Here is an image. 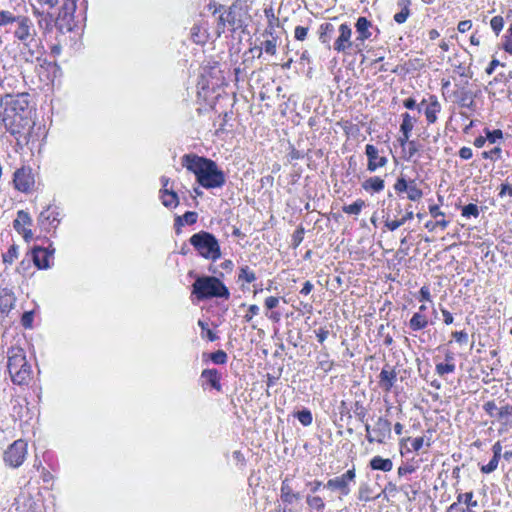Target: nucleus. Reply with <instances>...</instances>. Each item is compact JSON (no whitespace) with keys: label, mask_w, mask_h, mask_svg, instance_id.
<instances>
[{"label":"nucleus","mask_w":512,"mask_h":512,"mask_svg":"<svg viewBox=\"0 0 512 512\" xmlns=\"http://www.w3.org/2000/svg\"><path fill=\"white\" fill-rule=\"evenodd\" d=\"M181 164L193 173L198 184L206 189L221 188L226 182L224 172L211 159L189 153L182 156Z\"/></svg>","instance_id":"f257e3e1"},{"label":"nucleus","mask_w":512,"mask_h":512,"mask_svg":"<svg viewBox=\"0 0 512 512\" xmlns=\"http://www.w3.org/2000/svg\"><path fill=\"white\" fill-rule=\"evenodd\" d=\"M32 106L31 97L28 93H21L14 96L3 115L5 128L14 136H21L25 130L32 128L31 119Z\"/></svg>","instance_id":"f03ea898"},{"label":"nucleus","mask_w":512,"mask_h":512,"mask_svg":"<svg viewBox=\"0 0 512 512\" xmlns=\"http://www.w3.org/2000/svg\"><path fill=\"white\" fill-rule=\"evenodd\" d=\"M7 358V369L12 382L16 385L28 384L32 378V369L24 350L19 346H12L7 350Z\"/></svg>","instance_id":"7ed1b4c3"},{"label":"nucleus","mask_w":512,"mask_h":512,"mask_svg":"<svg viewBox=\"0 0 512 512\" xmlns=\"http://www.w3.org/2000/svg\"><path fill=\"white\" fill-rule=\"evenodd\" d=\"M192 288V294L198 300L214 297L228 299L230 296L228 288L221 280L214 276H198Z\"/></svg>","instance_id":"20e7f679"},{"label":"nucleus","mask_w":512,"mask_h":512,"mask_svg":"<svg viewBox=\"0 0 512 512\" xmlns=\"http://www.w3.org/2000/svg\"><path fill=\"white\" fill-rule=\"evenodd\" d=\"M189 243L194 247L197 253L211 261H216L221 257V249L217 238L207 231H200L193 234Z\"/></svg>","instance_id":"39448f33"},{"label":"nucleus","mask_w":512,"mask_h":512,"mask_svg":"<svg viewBox=\"0 0 512 512\" xmlns=\"http://www.w3.org/2000/svg\"><path fill=\"white\" fill-rule=\"evenodd\" d=\"M13 34L23 46H36V42L40 41L37 39V31L32 20L26 16H17Z\"/></svg>","instance_id":"423d86ee"},{"label":"nucleus","mask_w":512,"mask_h":512,"mask_svg":"<svg viewBox=\"0 0 512 512\" xmlns=\"http://www.w3.org/2000/svg\"><path fill=\"white\" fill-rule=\"evenodd\" d=\"M28 455V444L22 439H18L10 444L3 453V461L6 466L16 469L26 460Z\"/></svg>","instance_id":"0eeeda50"},{"label":"nucleus","mask_w":512,"mask_h":512,"mask_svg":"<svg viewBox=\"0 0 512 512\" xmlns=\"http://www.w3.org/2000/svg\"><path fill=\"white\" fill-rule=\"evenodd\" d=\"M356 469L352 467L340 476L329 479L324 485L325 488L331 491H338L340 493L339 499L342 496H347L351 492V484L355 483Z\"/></svg>","instance_id":"6e6552de"},{"label":"nucleus","mask_w":512,"mask_h":512,"mask_svg":"<svg viewBox=\"0 0 512 512\" xmlns=\"http://www.w3.org/2000/svg\"><path fill=\"white\" fill-rule=\"evenodd\" d=\"M366 439L369 443H384L385 439L391 435V422L383 417H378L373 429L369 423H365Z\"/></svg>","instance_id":"1a4fd4ad"},{"label":"nucleus","mask_w":512,"mask_h":512,"mask_svg":"<svg viewBox=\"0 0 512 512\" xmlns=\"http://www.w3.org/2000/svg\"><path fill=\"white\" fill-rule=\"evenodd\" d=\"M226 24L231 27L232 31H236L242 28L243 21L241 19L240 9L237 6H230L224 14L219 16V21L217 24L218 35L224 32Z\"/></svg>","instance_id":"9d476101"},{"label":"nucleus","mask_w":512,"mask_h":512,"mask_svg":"<svg viewBox=\"0 0 512 512\" xmlns=\"http://www.w3.org/2000/svg\"><path fill=\"white\" fill-rule=\"evenodd\" d=\"M13 184L14 188L20 192H30L35 184L32 169L26 166L17 169L13 175Z\"/></svg>","instance_id":"9b49d317"},{"label":"nucleus","mask_w":512,"mask_h":512,"mask_svg":"<svg viewBox=\"0 0 512 512\" xmlns=\"http://www.w3.org/2000/svg\"><path fill=\"white\" fill-rule=\"evenodd\" d=\"M339 36L334 42L333 48L337 52L347 53L350 48L353 46V42L351 40L352 37V29L346 23H343L338 28Z\"/></svg>","instance_id":"f8f14e48"},{"label":"nucleus","mask_w":512,"mask_h":512,"mask_svg":"<svg viewBox=\"0 0 512 512\" xmlns=\"http://www.w3.org/2000/svg\"><path fill=\"white\" fill-rule=\"evenodd\" d=\"M365 154L368 158L367 170L370 172H374L378 168L384 167L388 162L385 156L379 155L378 148L372 144L366 145Z\"/></svg>","instance_id":"ddd939ff"},{"label":"nucleus","mask_w":512,"mask_h":512,"mask_svg":"<svg viewBox=\"0 0 512 512\" xmlns=\"http://www.w3.org/2000/svg\"><path fill=\"white\" fill-rule=\"evenodd\" d=\"M378 386L386 393L391 392L393 386L397 381V372L395 368L385 365L379 376H378Z\"/></svg>","instance_id":"4468645a"},{"label":"nucleus","mask_w":512,"mask_h":512,"mask_svg":"<svg viewBox=\"0 0 512 512\" xmlns=\"http://www.w3.org/2000/svg\"><path fill=\"white\" fill-rule=\"evenodd\" d=\"M54 253V249L42 248L40 246H35L32 249V260L35 266L39 269H47L50 267V259L52 258Z\"/></svg>","instance_id":"2eb2a0df"},{"label":"nucleus","mask_w":512,"mask_h":512,"mask_svg":"<svg viewBox=\"0 0 512 512\" xmlns=\"http://www.w3.org/2000/svg\"><path fill=\"white\" fill-rule=\"evenodd\" d=\"M76 10V2L74 0H64L61 6L58 21H66L67 29L71 30L70 21L73 18V14Z\"/></svg>","instance_id":"dca6fc26"},{"label":"nucleus","mask_w":512,"mask_h":512,"mask_svg":"<svg viewBox=\"0 0 512 512\" xmlns=\"http://www.w3.org/2000/svg\"><path fill=\"white\" fill-rule=\"evenodd\" d=\"M263 36H271L272 39L265 40L260 47H255L251 49L258 51V58L262 55V50H264L267 54L275 55L276 49H277V39L273 37V30L272 29H266L263 33Z\"/></svg>","instance_id":"f3484780"},{"label":"nucleus","mask_w":512,"mask_h":512,"mask_svg":"<svg viewBox=\"0 0 512 512\" xmlns=\"http://www.w3.org/2000/svg\"><path fill=\"white\" fill-rule=\"evenodd\" d=\"M355 28L358 33L356 41L363 43L366 39L371 37L370 28H372V23L366 17H359L355 24Z\"/></svg>","instance_id":"a211bd4d"},{"label":"nucleus","mask_w":512,"mask_h":512,"mask_svg":"<svg viewBox=\"0 0 512 512\" xmlns=\"http://www.w3.org/2000/svg\"><path fill=\"white\" fill-rule=\"evenodd\" d=\"M15 302L16 297L11 290L7 288L0 290V311L2 313H8L13 309Z\"/></svg>","instance_id":"6ab92c4d"},{"label":"nucleus","mask_w":512,"mask_h":512,"mask_svg":"<svg viewBox=\"0 0 512 512\" xmlns=\"http://www.w3.org/2000/svg\"><path fill=\"white\" fill-rule=\"evenodd\" d=\"M280 491H281V500L283 503L292 504L301 498L299 493L293 492V489L290 485V481L288 478H286L282 481Z\"/></svg>","instance_id":"aec40b11"},{"label":"nucleus","mask_w":512,"mask_h":512,"mask_svg":"<svg viewBox=\"0 0 512 512\" xmlns=\"http://www.w3.org/2000/svg\"><path fill=\"white\" fill-rule=\"evenodd\" d=\"M18 512H37V504L30 495L22 494L15 502Z\"/></svg>","instance_id":"412c9836"},{"label":"nucleus","mask_w":512,"mask_h":512,"mask_svg":"<svg viewBox=\"0 0 512 512\" xmlns=\"http://www.w3.org/2000/svg\"><path fill=\"white\" fill-rule=\"evenodd\" d=\"M441 111V104L436 96L429 97V104L425 109V116L428 123L433 124L437 121V114Z\"/></svg>","instance_id":"4be33fe9"},{"label":"nucleus","mask_w":512,"mask_h":512,"mask_svg":"<svg viewBox=\"0 0 512 512\" xmlns=\"http://www.w3.org/2000/svg\"><path fill=\"white\" fill-rule=\"evenodd\" d=\"M369 466L372 470L389 472L393 469V462L389 458H383L381 456H374L370 460Z\"/></svg>","instance_id":"5701e85b"},{"label":"nucleus","mask_w":512,"mask_h":512,"mask_svg":"<svg viewBox=\"0 0 512 512\" xmlns=\"http://www.w3.org/2000/svg\"><path fill=\"white\" fill-rule=\"evenodd\" d=\"M162 204L167 208L176 207L179 204L177 193L173 189L165 188L160 190Z\"/></svg>","instance_id":"b1692460"},{"label":"nucleus","mask_w":512,"mask_h":512,"mask_svg":"<svg viewBox=\"0 0 512 512\" xmlns=\"http://www.w3.org/2000/svg\"><path fill=\"white\" fill-rule=\"evenodd\" d=\"M201 377L210 384V386L218 391L221 390L220 377L216 369H205L201 373Z\"/></svg>","instance_id":"393cba45"},{"label":"nucleus","mask_w":512,"mask_h":512,"mask_svg":"<svg viewBox=\"0 0 512 512\" xmlns=\"http://www.w3.org/2000/svg\"><path fill=\"white\" fill-rule=\"evenodd\" d=\"M21 53L24 55L27 62L39 60L41 53L40 41L36 42V46H23Z\"/></svg>","instance_id":"a878e982"},{"label":"nucleus","mask_w":512,"mask_h":512,"mask_svg":"<svg viewBox=\"0 0 512 512\" xmlns=\"http://www.w3.org/2000/svg\"><path fill=\"white\" fill-rule=\"evenodd\" d=\"M197 213L193 211H187L182 216H178L175 219L176 232L180 233V228L184 225H192L197 221Z\"/></svg>","instance_id":"bb28decb"},{"label":"nucleus","mask_w":512,"mask_h":512,"mask_svg":"<svg viewBox=\"0 0 512 512\" xmlns=\"http://www.w3.org/2000/svg\"><path fill=\"white\" fill-rule=\"evenodd\" d=\"M397 5L401 8V11L394 15V21L398 24H402L410 15V0H398Z\"/></svg>","instance_id":"cd10ccee"},{"label":"nucleus","mask_w":512,"mask_h":512,"mask_svg":"<svg viewBox=\"0 0 512 512\" xmlns=\"http://www.w3.org/2000/svg\"><path fill=\"white\" fill-rule=\"evenodd\" d=\"M428 319L425 315L420 312H416L409 321V327L413 331H419L427 327Z\"/></svg>","instance_id":"c85d7f7f"},{"label":"nucleus","mask_w":512,"mask_h":512,"mask_svg":"<svg viewBox=\"0 0 512 512\" xmlns=\"http://www.w3.org/2000/svg\"><path fill=\"white\" fill-rule=\"evenodd\" d=\"M475 95L472 91L462 89L459 93V104L461 107H466L468 109H474L475 108Z\"/></svg>","instance_id":"c756f323"},{"label":"nucleus","mask_w":512,"mask_h":512,"mask_svg":"<svg viewBox=\"0 0 512 512\" xmlns=\"http://www.w3.org/2000/svg\"><path fill=\"white\" fill-rule=\"evenodd\" d=\"M384 180L380 177H370L362 183L363 189L366 191L372 190L373 192H380L384 189Z\"/></svg>","instance_id":"7c9ffc66"},{"label":"nucleus","mask_w":512,"mask_h":512,"mask_svg":"<svg viewBox=\"0 0 512 512\" xmlns=\"http://www.w3.org/2000/svg\"><path fill=\"white\" fill-rule=\"evenodd\" d=\"M32 223V219L30 215L24 210H20L17 213V218L13 222V227L17 232H21V228H24V225H30Z\"/></svg>","instance_id":"2f4dec72"},{"label":"nucleus","mask_w":512,"mask_h":512,"mask_svg":"<svg viewBox=\"0 0 512 512\" xmlns=\"http://www.w3.org/2000/svg\"><path fill=\"white\" fill-rule=\"evenodd\" d=\"M55 221L58 222V219L49 209L42 211L38 217V222L44 229H48Z\"/></svg>","instance_id":"473e14b6"},{"label":"nucleus","mask_w":512,"mask_h":512,"mask_svg":"<svg viewBox=\"0 0 512 512\" xmlns=\"http://www.w3.org/2000/svg\"><path fill=\"white\" fill-rule=\"evenodd\" d=\"M416 119L409 113L402 114V123L400 125V131L402 134L410 133L413 130Z\"/></svg>","instance_id":"72a5a7b5"},{"label":"nucleus","mask_w":512,"mask_h":512,"mask_svg":"<svg viewBox=\"0 0 512 512\" xmlns=\"http://www.w3.org/2000/svg\"><path fill=\"white\" fill-rule=\"evenodd\" d=\"M306 503L310 508L318 512H322L325 508V503L320 496H313L309 494L306 497Z\"/></svg>","instance_id":"f704fd0d"},{"label":"nucleus","mask_w":512,"mask_h":512,"mask_svg":"<svg viewBox=\"0 0 512 512\" xmlns=\"http://www.w3.org/2000/svg\"><path fill=\"white\" fill-rule=\"evenodd\" d=\"M406 192L408 199L411 201H418L423 196V192L420 188L417 187L415 180H411L409 182V187Z\"/></svg>","instance_id":"c9c22d12"},{"label":"nucleus","mask_w":512,"mask_h":512,"mask_svg":"<svg viewBox=\"0 0 512 512\" xmlns=\"http://www.w3.org/2000/svg\"><path fill=\"white\" fill-rule=\"evenodd\" d=\"M19 256V246L12 244L8 251L3 254L2 259L5 264H12Z\"/></svg>","instance_id":"e433bc0d"},{"label":"nucleus","mask_w":512,"mask_h":512,"mask_svg":"<svg viewBox=\"0 0 512 512\" xmlns=\"http://www.w3.org/2000/svg\"><path fill=\"white\" fill-rule=\"evenodd\" d=\"M364 206H365V202L361 199H358L350 205L343 206L342 210L344 213H347V214L358 215Z\"/></svg>","instance_id":"4c0bfd02"},{"label":"nucleus","mask_w":512,"mask_h":512,"mask_svg":"<svg viewBox=\"0 0 512 512\" xmlns=\"http://www.w3.org/2000/svg\"><path fill=\"white\" fill-rule=\"evenodd\" d=\"M238 279L252 283L256 280V275L248 266H242L239 271Z\"/></svg>","instance_id":"58836bf2"},{"label":"nucleus","mask_w":512,"mask_h":512,"mask_svg":"<svg viewBox=\"0 0 512 512\" xmlns=\"http://www.w3.org/2000/svg\"><path fill=\"white\" fill-rule=\"evenodd\" d=\"M297 419L303 426H310L313 421L312 413L308 409L299 411L296 415Z\"/></svg>","instance_id":"ea45409f"},{"label":"nucleus","mask_w":512,"mask_h":512,"mask_svg":"<svg viewBox=\"0 0 512 512\" xmlns=\"http://www.w3.org/2000/svg\"><path fill=\"white\" fill-rule=\"evenodd\" d=\"M374 497L372 496L371 488L368 484H362L358 490V499L361 501H371Z\"/></svg>","instance_id":"a19ab883"},{"label":"nucleus","mask_w":512,"mask_h":512,"mask_svg":"<svg viewBox=\"0 0 512 512\" xmlns=\"http://www.w3.org/2000/svg\"><path fill=\"white\" fill-rule=\"evenodd\" d=\"M436 373L439 376H444L445 374L453 373L455 371L454 363H438L435 367Z\"/></svg>","instance_id":"79ce46f5"},{"label":"nucleus","mask_w":512,"mask_h":512,"mask_svg":"<svg viewBox=\"0 0 512 512\" xmlns=\"http://www.w3.org/2000/svg\"><path fill=\"white\" fill-rule=\"evenodd\" d=\"M462 216L466 217V218H469L471 216L478 217L479 216L478 206L475 204H472V203L465 205L462 208Z\"/></svg>","instance_id":"37998d69"},{"label":"nucleus","mask_w":512,"mask_h":512,"mask_svg":"<svg viewBox=\"0 0 512 512\" xmlns=\"http://www.w3.org/2000/svg\"><path fill=\"white\" fill-rule=\"evenodd\" d=\"M16 18L17 16H14L10 11L0 10V26L16 23Z\"/></svg>","instance_id":"c03bdc74"},{"label":"nucleus","mask_w":512,"mask_h":512,"mask_svg":"<svg viewBox=\"0 0 512 512\" xmlns=\"http://www.w3.org/2000/svg\"><path fill=\"white\" fill-rule=\"evenodd\" d=\"M486 139L490 143H496L498 140L503 138V132L500 129H495L490 131L489 129H485Z\"/></svg>","instance_id":"a18cd8bd"},{"label":"nucleus","mask_w":512,"mask_h":512,"mask_svg":"<svg viewBox=\"0 0 512 512\" xmlns=\"http://www.w3.org/2000/svg\"><path fill=\"white\" fill-rule=\"evenodd\" d=\"M499 460H500L499 457L493 456L488 464L483 465L481 467V472L484 473V474L492 473L493 471H495L497 469L498 464H499Z\"/></svg>","instance_id":"49530a36"},{"label":"nucleus","mask_w":512,"mask_h":512,"mask_svg":"<svg viewBox=\"0 0 512 512\" xmlns=\"http://www.w3.org/2000/svg\"><path fill=\"white\" fill-rule=\"evenodd\" d=\"M501 153H502V150L500 147H494L490 151L482 152L481 156L484 159H490V160L495 161V160H498L501 158Z\"/></svg>","instance_id":"de8ad7c7"},{"label":"nucleus","mask_w":512,"mask_h":512,"mask_svg":"<svg viewBox=\"0 0 512 512\" xmlns=\"http://www.w3.org/2000/svg\"><path fill=\"white\" fill-rule=\"evenodd\" d=\"M473 492H467L464 494H459L457 497L458 502H464L468 507H476L478 505L477 501H473Z\"/></svg>","instance_id":"09e8293b"},{"label":"nucleus","mask_w":512,"mask_h":512,"mask_svg":"<svg viewBox=\"0 0 512 512\" xmlns=\"http://www.w3.org/2000/svg\"><path fill=\"white\" fill-rule=\"evenodd\" d=\"M512 414V405H505L499 408L497 417L504 421V424L508 423V417Z\"/></svg>","instance_id":"8fccbe9b"},{"label":"nucleus","mask_w":512,"mask_h":512,"mask_svg":"<svg viewBox=\"0 0 512 512\" xmlns=\"http://www.w3.org/2000/svg\"><path fill=\"white\" fill-rule=\"evenodd\" d=\"M490 26L496 35L500 33V31L504 27V19L502 16H495L490 21Z\"/></svg>","instance_id":"3c124183"},{"label":"nucleus","mask_w":512,"mask_h":512,"mask_svg":"<svg viewBox=\"0 0 512 512\" xmlns=\"http://www.w3.org/2000/svg\"><path fill=\"white\" fill-rule=\"evenodd\" d=\"M210 358L215 364H225L227 361V354L223 350H217L210 355Z\"/></svg>","instance_id":"603ef678"},{"label":"nucleus","mask_w":512,"mask_h":512,"mask_svg":"<svg viewBox=\"0 0 512 512\" xmlns=\"http://www.w3.org/2000/svg\"><path fill=\"white\" fill-rule=\"evenodd\" d=\"M334 363L328 359V353L324 354V359L319 360L318 368L324 372H329L333 368Z\"/></svg>","instance_id":"864d4df0"},{"label":"nucleus","mask_w":512,"mask_h":512,"mask_svg":"<svg viewBox=\"0 0 512 512\" xmlns=\"http://www.w3.org/2000/svg\"><path fill=\"white\" fill-rule=\"evenodd\" d=\"M484 411L491 417L497 416L498 408L494 401H487L483 405Z\"/></svg>","instance_id":"5fc2aeb1"},{"label":"nucleus","mask_w":512,"mask_h":512,"mask_svg":"<svg viewBox=\"0 0 512 512\" xmlns=\"http://www.w3.org/2000/svg\"><path fill=\"white\" fill-rule=\"evenodd\" d=\"M452 337L455 339L456 342L464 345L467 344L469 340L468 333L465 331L452 332Z\"/></svg>","instance_id":"6e6d98bb"},{"label":"nucleus","mask_w":512,"mask_h":512,"mask_svg":"<svg viewBox=\"0 0 512 512\" xmlns=\"http://www.w3.org/2000/svg\"><path fill=\"white\" fill-rule=\"evenodd\" d=\"M408 187L409 182H407L403 177L398 178L394 185V189L399 193L407 191Z\"/></svg>","instance_id":"4d7b16f0"},{"label":"nucleus","mask_w":512,"mask_h":512,"mask_svg":"<svg viewBox=\"0 0 512 512\" xmlns=\"http://www.w3.org/2000/svg\"><path fill=\"white\" fill-rule=\"evenodd\" d=\"M303 238H304V228L303 227H299L296 229V231L294 232L293 234V245L295 247L299 246L300 243L303 241Z\"/></svg>","instance_id":"13d9d810"},{"label":"nucleus","mask_w":512,"mask_h":512,"mask_svg":"<svg viewBox=\"0 0 512 512\" xmlns=\"http://www.w3.org/2000/svg\"><path fill=\"white\" fill-rule=\"evenodd\" d=\"M402 225H403V221H401L400 219L389 220V217H387L386 220H385V226L390 231H395L396 229H398Z\"/></svg>","instance_id":"bf43d9fd"},{"label":"nucleus","mask_w":512,"mask_h":512,"mask_svg":"<svg viewBox=\"0 0 512 512\" xmlns=\"http://www.w3.org/2000/svg\"><path fill=\"white\" fill-rule=\"evenodd\" d=\"M308 33V28L303 26H297L294 31V36L297 40L303 41Z\"/></svg>","instance_id":"052dcab7"},{"label":"nucleus","mask_w":512,"mask_h":512,"mask_svg":"<svg viewBox=\"0 0 512 512\" xmlns=\"http://www.w3.org/2000/svg\"><path fill=\"white\" fill-rule=\"evenodd\" d=\"M33 322V312L28 311L22 315L21 323L25 328H30Z\"/></svg>","instance_id":"680f3d73"},{"label":"nucleus","mask_w":512,"mask_h":512,"mask_svg":"<svg viewBox=\"0 0 512 512\" xmlns=\"http://www.w3.org/2000/svg\"><path fill=\"white\" fill-rule=\"evenodd\" d=\"M259 307L255 304L250 305L248 308V312L244 316V319L246 322H250L253 318V316L257 315L259 313Z\"/></svg>","instance_id":"e2e57ef3"},{"label":"nucleus","mask_w":512,"mask_h":512,"mask_svg":"<svg viewBox=\"0 0 512 512\" xmlns=\"http://www.w3.org/2000/svg\"><path fill=\"white\" fill-rule=\"evenodd\" d=\"M356 410H355V415L357 416V418L359 419V421H361L362 423H367L366 422V409L362 406V405H359L358 403H356Z\"/></svg>","instance_id":"0e129e2a"},{"label":"nucleus","mask_w":512,"mask_h":512,"mask_svg":"<svg viewBox=\"0 0 512 512\" xmlns=\"http://www.w3.org/2000/svg\"><path fill=\"white\" fill-rule=\"evenodd\" d=\"M408 440L411 441V447L414 451H419L423 445H424V438L423 437H417L414 439L408 438Z\"/></svg>","instance_id":"69168bd1"},{"label":"nucleus","mask_w":512,"mask_h":512,"mask_svg":"<svg viewBox=\"0 0 512 512\" xmlns=\"http://www.w3.org/2000/svg\"><path fill=\"white\" fill-rule=\"evenodd\" d=\"M279 304V298L278 297H275V296H270L268 298L265 299V306L267 309H274L278 306Z\"/></svg>","instance_id":"338daca9"},{"label":"nucleus","mask_w":512,"mask_h":512,"mask_svg":"<svg viewBox=\"0 0 512 512\" xmlns=\"http://www.w3.org/2000/svg\"><path fill=\"white\" fill-rule=\"evenodd\" d=\"M472 27V22L470 20H463V21H460L459 24H458V31L460 33H465L467 31H469Z\"/></svg>","instance_id":"774afa93"}]
</instances>
